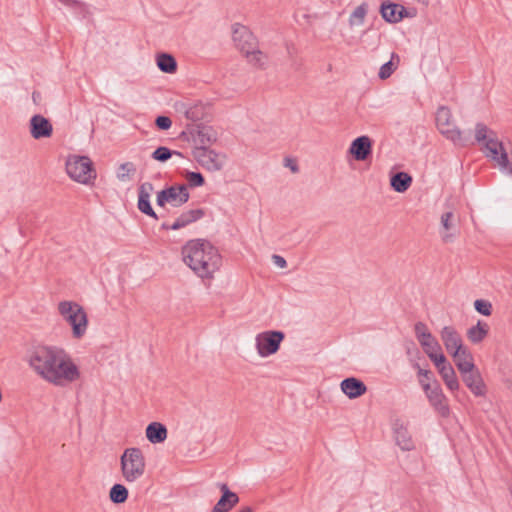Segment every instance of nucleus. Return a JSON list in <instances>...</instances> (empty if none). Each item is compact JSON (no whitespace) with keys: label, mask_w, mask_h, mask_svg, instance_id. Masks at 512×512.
<instances>
[{"label":"nucleus","mask_w":512,"mask_h":512,"mask_svg":"<svg viewBox=\"0 0 512 512\" xmlns=\"http://www.w3.org/2000/svg\"><path fill=\"white\" fill-rule=\"evenodd\" d=\"M34 372L46 382L64 387L80 379L79 367L62 348L42 346L36 348L29 359Z\"/></svg>","instance_id":"f257e3e1"},{"label":"nucleus","mask_w":512,"mask_h":512,"mask_svg":"<svg viewBox=\"0 0 512 512\" xmlns=\"http://www.w3.org/2000/svg\"><path fill=\"white\" fill-rule=\"evenodd\" d=\"M183 262L200 278L212 279L222 265L218 249L206 239L187 241L182 249Z\"/></svg>","instance_id":"f03ea898"},{"label":"nucleus","mask_w":512,"mask_h":512,"mask_svg":"<svg viewBox=\"0 0 512 512\" xmlns=\"http://www.w3.org/2000/svg\"><path fill=\"white\" fill-rule=\"evenodd\" d=\"M475 140L483 144L484 154L490 160L496 162L498 167L512 175V165L508 158L504 143L497 137V133L486 124L478 122L475 125Z\"/></svg>","instance_id":"7ed1b4c3"},{"label":"nucleus","mask_w":512,"mask_h":512,"mask_svg":"<svg viewBox=\"0 0 512 512\" xmlns=\"http://www.w3.org/2000/svg\"><path fill=\"white\" fill-rule=\"evenodd\" d=\"M121 474L128 483L140 480L146 470V461L140 448L131 447L124 450L120 457Z\"/></svg>","instance_id":"20e7f679"},{"label":"nucleus","mask_w":512,"mask_h":512,"mask_svg":"<svg viewBox=\"0 0 512 512\" xmlns=\"http://www.w3.org/2000/svg\"><path fill=\"white\" fill-rule=\"evenodd\" d=\"M66 171L73 180L83 184L95 177L92 162L87 156H70L66 161Z\"/></svg>","instance_id":"39448f33"},{"label":"nucleus","mask_w":512,"mask_h":512,"mask_svg":"<svg viewBox=\"0 0 512 512\" xmlns=\"http://www.w3.org/2000/svg\"><path fill=\"white\" fill-rule=\"evenodd\" d=\"M452 114L448 107L441 106L436 112V124L440 133L456 145H464L462 132L452 123Z\"/></svg>","instance_id":"423d86ee"},{"label":"nucleus","mask_w":512,"mask_h":512,"mask_svg":"<svg viewBox=\"0 0 512 512\" xmlns=\"http://www.w3.org/2000/svg\"><path fill=\"white\" fill-rule=\"evenodd\" d=\"M192 153L199 165L210 172L220 171L226 164V155L209 146H196Z\"/></svg>","instance_id":"0eeeda50"},{"label":"nucleus","mask_w":512,"mask_h":512,"mask_svg":"<svg viewBox=\"0 0 512 512\" xmlns=\"http://www.w3.org/2000/svg\"><path fill=\"white\" fill-rule=\"evenodd\" d=\"M284 333L281 331H264L259 333L256 338V349L261 357H268L275 354L284 340Z\"/></svg>","instance_id":"6e6552de"},{"label":"nucleus","mask_w":512,"mask_h":512,"mask_svg":"<svg viewBox=\"0 0 512 512\" xmlns=\"http://www.w3.org/2000/svg\"><path fill=\"white\" fill-rule=\"evenodd\" d=\"M232 38L237 48L245 54L257 47V39L244 25L235 23L232 27Z\"/></svg>","instance_id":"1a4fd4ad"},{"label":"nucleus","mask_w":512,"mask_h":512,"mask_svg":"<svg viewBox=\"0 0 512 512\" xmlns=\"http://www.w3.org/2000/svg\"><path fill=\"white\" fill-rule=\"evenodd\" d=\"M459 217L453 211L444 212L440 217V234L444 243H451L459 233Z\"/></svg>","instance_id":"9d476101"},{"label":"nucleus","mask_w":512,"mask_h":512,"mask_svg":"<svg viewBox=\"0 0 512 512\" xmlns=\"http://www.w3.org/2000/svg\"><path fill=\"white\" fill-rule=\"evenodd\" d=\"M420 383L422 384L423 389L426 391L427 397L431 405L436 409V411L441 416H448L449 407L447 404L446 397L442 393L439 387L431 388L428 383H426L423 379H420Z\"/></svg>","instance_id":"9b49d317"},{"label":"nucleus","mask_w":512,"mask_h":512,"mask_svg":"<svg viewBox=\"0 0 512 512\" xmlns=\"http://www.w3.org/2000/svg\"><path fill=\"white\" fill-rule=\"evenodd\" d=\"M53 133V126L49 119L36 114L30 119V134L34 139L48 138Z\"/></svg>","instance_id":"f8f14e48"},{"label":"nucleus","mask_w":512,"mask_h":512,"mask_svg":"<svg viewBox=\"0 0 512 512\" xmlns=\"http://www.w3.org/2000/svg\"><path fill=\"white\" fill-rule=\"evenodd\" d=\"M396 444L404 451H411L415 448L412 437L406 424L401 420H395L392 425Z\"/></svg>","instance_id":"ddd939ff"},{"label":"nucleus","mask_w":512,"mask_h":512,"mask_svg":"<svg viewBox=\"0 0 512 512\" xmlns=\"http://www.w3.org/2000/svg\"><path fill=\"white\" fill-rule=\"evenodd\" d=\"M349 151L355 160L364 161L372 152V141L368 136L357 137L352 141Z\"/></svg>","instance_id":"4468645a"},{"label":"nucleus","mask_w":512,"mask_h":512,"mask_svg":"<svg viewBox=\"0 0 512 512\" xmlns=\"http://www.w3.org/2000/svg\"><path fill=\"white\" fill-rule=\"evenodd\" d=\"M58 310L64 320H87V314L83 307L72 301H62Z\"/></svg>","instance_id":"2eb2a0df"},{"label":"nucleus","mask_w":512,"mask_h":512,"mask_svg":"<svg viewBox=\"0 0 512 512\" xmlns=\"http://www.w3.org/2000/svg\"><path fill=\"white\" fill-rule=\"evenodd\" d=\"M340 387L342 392L350 399H356L364 395L367 391L364 382L354 377L344 379Z\"/></svg>","instance_id":"dca6fc26"},{"label":"nucleus","mask_w":512,"mask_h":512,"mask_svg":"<svg viewBox=\"0 0 512 512\" xmlns=\"http://www.w3.org/2000/svg\"><path fill=\"white\" fill-rule=\"evenodd\" d=\"M415 332L426 354L433 352L434 350H439L437 341L427 330L423 322H418V324L415 326Z\"/></svg>","instance_id":"f3484780"},{"label":"nucleus","mask_w":512,"mask_h":512,"mask_svg":"<svg viewBox=\"0 0 512 512\" xmlns=\"http://www.w3.org/2000/svg\"><path fill=\"white\" fill-rule=\"evenodd\" d=\"M401 8L402 5L391 1H383L380 6V14L384 21L390 24H396L401 21Z\"/></svg>","instance_id":"a211bd4d"},{"label":"nucleus","mask_w":512,"mask_h":512,"mask_svg":"<svg viewBox=\"0 0 512 512\" xmlns=\"http://www.w3.org/2000/svg\"><path fill=\"white\" fill-rule=\"evenodd\" d=\"M168 202L174 207H180L188 202L190 194L186 185L170 186L165 189Z\"/></svg>","instance_id":"6ab92c4d"},{"label":"nucleus","mask_w":512,"mask_h":512,"mask_svg":"<svg viewBox=\"0 0 512 512\" xmlns=\"http://www.w3.org/2000/svg\"><path fill=\"white\" fill-rule=\"evenodd\" d=\"M462 375L463 381L473 394L476 396L484 395L485 386L479 372L475 370V368L471 369L469 372H463Z\"/></svg>","instance_id":"aec40b11"},{"label":"nucleus","mask_w":512,"mask_h":512,"mask_svg":"<svg viewBox=\"0 0 512 512\" xmlns=\"http://www.w3.org/2000/svg\"><path fill=\"white\" fill-rule=\"evenodd\" d=\"M205 210L202 208L191 209L184 211L171 225L172 230H178L187 225L196 222L205 216Z\"/></svg>","instance_id":"412c9836"},{"label":"nucleus","mask_w":512,"mask_h":512,"mask_svg":"<svg viewBox=\"0 0 512 512\" xmlns=\"http://www.w3.org/2000/svg\"><path fill=\"white\" fill-rule=\"evenodd\" d=\"M455 364L461 373L469 372L475 368L471 353L464 347L451 354Z\"/></svg>","instance_id":"4be33fe9"},{"label":"nucleus","mask_w":512,"mask_h":512,"mask_svg":"<svg viewBox=\"0 0 512 512\" xmlns=\"http://www.w3.org/2000/svg\"><path fill=\"white\" fill-rule=\"evenodd\" d=\"M442 340L447 351L452 354L463 347L461 337L450 327H445L442 331Z\"/></svg>","instance_id":"5701e85b"},{"label":"nucleus","mask_w":512,"mask_h":512,"mask_svg":"<svg viewBox=\"0 0 512 512\" xmlns=\"http://www.w3.org/2000/svg\"><path fill=\"white\" fill-rule=\"evenodd\" d=\"M146 437L153 444L162 443L167 438V429L162 423L152 422L146 427Z\"/></svg>","instance_id":"b1692460"},{"label":"nucleus","mask_w":512,"mask_h":512,"mask_svg":"<svg viewBox=\"0 0 512 512\" xmlns=\"http://www.w3.org/2000/svg\"><path fill=\"white\" fill-rule=\"evenodd\" d=\"M412 181L413 179L408 173L397 172L391 176L390 185L394 191L404 193L410 188Z\"/></svg>","instance_id":"393cba45"},{"label":"nucleus","mask_w":512,"mask_h":512,"mask_svg":"<svg viewBox=\"0 0 512 512\" xmlns=\"http://www.w3.org/2000/svg\"><path fill=\"white\" fill-rule=\"evenodd\" d=\"M490 327L488 322H477L467 331L468 339L473 343L481 342L488 334Z\"/></svg>","instance_id":"a878e982"},{"label":"nucleus","mask_w":512,"mask_h":512,"mask_svg":"<svg viewBox=\"0 0 512 512\" xmlns=\"http://www.w3.org/2000/svg\"><path fill=\"white\" fill-rule=\"evenodd\" d=\"M196 141L198 146H208L217 140V133L212 127L198 126Z\"/></svg>","instance_id":"bb28decb"},{"label":"nucleus","mask_w":512,"mask_h":512,"mask_svg":"<svg viewBox=\"0 0 512 512\" xmlns=\"http://www.w3.org/2000/svg\"><path fill=\"white\" fill-rule=\"evenodd\" d=\"M157 66L164 73H174L177 70V62L175 58L168 53H160L157 56Z\"/></svg>","instance_id":"cd10ccee"},{"label":"nucleus","mask_w":512,"mask_h":512,"mask_svg":"<svg viewBox=\"0 0 512 512\" xmlns=\"http://www.w3.org/2000/svg\"><path fill=\"white\" fill-rule=\"evenodd\" d=\"M399 62H400L399 56L396 53H392L391 59L388 62L384 63L380 67L379 73H378L379 78L381 80L388 79L393 74V72L397 69Z\"/></svg>","instance_id":"c85d7f7f"},{"label":"nucleus","mask_w":512,"mask_h":512,"mask_svg":"<svg viewBox=\"0 0 512 512\" xmlns=\"http://www.w3.org/2000/svg\"><path fill=\"white\" fill-rule=\"evenodd\" d=\"M368 12V4L366 2H363L359 6H357L353 12L350 14L349 17V25L351 27L353 26H361L364 21L365 17Z\"/></svg>","instance_id":"c756f323"},{"label":"nucleus","mask_w":512,"mask_h":512,"mask_svg":"<svg viewBox=\"0 0 512 512\" xmlns=\"http://www.w3.org/2000/svg\"><path fill=\"white\" fill-rule=\"evenodd\" d=\"M239 502V497H232L230 495L221 496L218 502L212 509V512H229Z\"/></svg>","instance_id":"7c9ffc66"},{"label":"nucleus","mask_w":512,"mask_h":512,"mask_svg":"<svg viewBox=\"0 0 512 512\" xmlns=\"http://www.w3.org/2000/svg\"><path fill=\"white\" fill-rule=\"evenodd\" d=\"M128 495V489L122 484H114L109 492V498L115 504L124 503L128 499Z\"/></svg>","instance_id":"2f4dec72"},{"label":"nucleus","mask_w":512,"mask_h":512,"mask_svg":"<svg viewBox=\"0 0 512 512\" xmlns=\"http://www.w3.org/2000/svg\"><path fill=\"white\" fill-rule=\"evenodd\" d=\"M244 55L248 62L254 67L259 69H263L265 67L267 58L262 51L257 49V47L251 49L250 52H246Z\"/></svg>","instance_id":"473e14b6"},{"label":"nucleus","mask_w":512,"mask_h":512,"mask_svg":"<svg viewBox=\"0 0 512 512\" xmlns=\"http://www.w3.org/2000/svg\"><path fill=\"white\" fill-rule=\"evenodd\" d=\"M446 384V386L450 389V390H457L458 387H459V383H458V380L456 378V375H455V372H454V369L452 368V366H446V367H442L441 368V371L439 372Z\"/></svg>","instance_id":"72a5a7b5"},{"label":"nucleus","mask_w":512,"mask_h":512,"mask_svg":"<svg viewBox=\"0 0 512 512\" xmlns=\"http://www.w3.org/2000/svg\"><path fill=\"white\" fill-rule=\"evenodd\" d=\"M181 108L185 109V117L188 120L197 122L204 116V106L202 104H195L191 107L186 108L185 104H180Z\"/></svg>","instance_id":"f704fd0d"},{"label":"nucleus","mask_w":512,"mask_h":512,"mask_svg":"<svg viewBox=\"0 0 512 512\" xmlns=\"http://www.w3.org/2000/svg\"><path fill=\"white\" fill-rule=\"evenodd\" d=\"M174 154L181 156L180 152L172 151L165 146H160L153 151L151 157L156 161L166 162Z\"/></svg>","instance_id":"c9c22d12"},{"label":"nucleus","mask_w":512,"mask_h":512,"mask_svg":"<svg viewBox=\"0 0 512 512\" xmlns=\"http://www.w3.org/2000/svg\"><path fill=\"white\" fill-rule=\"evenodd\" d=\"M137 207L143 214L158 219L157 214L151 206L150 197L138 195Z\"/></svg>","instance_id":"e433bc0d"},{"label":"nucleus","mask_w":512,"mask_h":512,"mask_svg":"<svg viewBox=\"0 0 512 512\" xmlns=\"http://www.w3.org/2000/svg\"><path fill=\"white\" fill-rule=\"evenodd\" d=\"M474 308L482 316L488 317L492 314V304L488 300L477 299L474 302Z\"/></svg>","instance_id":"4c0bfd02"},{"label":"nucleus","mask_w":512,"mask_h":512,"mask_svg":"<svg viewBox=\"0 0 512 512\" xmlns=\"http://www.w3.org/2000/svg\"><path fill=\"white\" fill-rule=\"evenodd\" d=\"M135 171V165L132 162H126L120 165L117 177L120 181H125L129 178V174Z\"/></svg>","instance_id":"58836bf2"},{"label":"nucleus","mask_w":512,"mask_h":512,"mask_svg":"<svg viewBox=\"0 0 512 512\" xmlns=\"http://www.w3.org/2000/svg\"><path fill=\"white\" fill-rule=\"evenodd\" d=\"M186 179L190 187H200L205 183L203 175L199 172L188 171L186 174Z\"/></svg>","instance_id":"ea45409f"},{"label":"nucleus","mask_w":512,"mask_h":512,"mask_svg":"<svg viewBox=\"0 0 512 512\" xmlns=\"http://www.w3.org/2000/svg\"><path fill=\"white\" fill-rule=\"evenodd\" d=\"M429 358L434 362L435 366L441 371L442 367L450 366L449 363H447L446 358L443 354H439L438 350H434L433 352L427 353Z\"/></svg>","instance_id":"a19ab883"},{"label":"nucleus","mask_w":512,"mask_h":512,"mask_svg":"<svg viewBox=\"0 0 512 512\" xmlns=\"http://www.w3.org/2000/svg\"><path fill=\"white\" fill-rule=\"evenodd\" d=\"M71 324L73 336L77 339L81 338L87 330L88 322H71Z\"/></svg>","instance_id":"79ce46f5"},{"label":"nucleus","mask_w":512,"mask_h":512,"mask_svg":"<svg viewBox=\"0 0 512 512\" xmlns=\"http://www.w3.org/2000/svg\"><path fill=\"white\" fill-rule=\"evenodd\" d=\"M155 125L160 130H168L172 126V121L168 116H158L155 120Z\"/></svg>","instance_id":"37998d69"},{"label":"nucleus","mask_w":512,"mask_h":512,"mask_svg":"<svg viewBox=\"0 0 512 512\" xmlns=\"http://www.w3.org/2000/svg\"><path fill=\"white\" fill-rule=\"evenodd\" d=\"M154 190V186L150 182L142 183L138 188V195L150 197Z\"/></svg>","instance_id":"c03bdc74"},{"label":"nucleus","mask_w":512,"mask_h":512,"mask_svg":"<svg viewBox=\"0 0 512 512\" xmlns=\"http://www.w3.org/2000/svg\"><path fill=\"white\" fill-rule=\"evenodd\" d=\"M416 14H417V11L415 8L407 9L402 5L401 16H399V18H401V21H402L404 18H413L416 16Z\"/></svg>","instance_id":"a18cd8bd"},{"label":"nucleus","mask_w":512,"mask_h":512,"mask_svg":"<svg viewBox=\"0 0 512 512\" xmlns=\"http://www.w3.org/2000/svg\"><path fill=\"white\" fill-rule=\"evenodd\" d=\"M167 202H168V198L166 195V191H165V189H163L160 192H158L156 203L158 206L164 207Z\"/></svg>","instance_id":"49530a36"},{"label":"nucleus","mask_w":512,"mask_h":512,"mask_svg":"<svg viewBox=\"0 0 512 512\" xmlns=\"http://www.w3.org/2000/svg\"><path fill=\"white\" fill-rule=\"evenodd\" d=\"M272 260H273V263H274L277 267H279V268H285V267L287 266V262H286V260H285L282 256H280V255H276V254H274V255L272 256Z\"/></svg>","instance_id":"de8ad7c7"},{"label":"nucleus","mask_w":512,"mask_h":512,"mask_svg":"<svg viewBox=\"0 0 512 512\" xmlns=\"http://www.w3.org/2000/svg\"><path fill=\"white\" fill-rule=\"evenodd\" d=\"M218 487H219L220 491L222 492V496H226L227 494L232 497L238 496L236 493L230 491L227 484H225V483L218 484Z\"/></svg>","instance_id":"09e8293b"},{"label":"nucleus","mask_w":512,"mask_h":512,"mask_svg":"<svg viewBox=\"0 0 512 512\" xmlns=\"http://www.w3.org/2000/svg\"><path fill=\"white\" fill-rule=\"evenodd\" d=\"M286 166H289L292 172H298V166L296 164H290L291 160L287 159Z\"/></svg>","instance_id":"8fccbe9b"},{"label":"nucleus","mask_w":512,"mask_h":512,"mask_svg":"<svg viewBox=\"0 0 512 512\" xmlns=\"http://www.w3.org/2000/svg\"><path fill=\"white\" fill-rule=\"evenodd\" d=\"M428 374L429 372L428 371H424L422 369H419V375L422 376V377H425L428 379Z\"/></svg>","instance_id":"3c124183"},{"label":"nucleus","mask_w":512,"mask_h":512,"mask_svg":"<svg viewBox=\"0 0 512 512\" xmlns=\"http://www.w3.org/2000/svg\"><path fill=\"white\" fill-rule=\"evenodd\" d=\"M161 228H162L163 230H172V229H171V225H169L168 223H163V224H162V226H161Z\"/></svg>","instance_id":"603ef678"},{"label":"nucleus","mask_w":512,"mask_h":512,"mask_svg":"<svg viewBox=\"0 0 512 512\" xmlns=\"http://www.w3.org/2000/svg\"><path fill=\"white\" fill-rule=\"evenodd\" d=\"M238 512H252V510L250 507H245V508H242L241 510H239Z\"/></svg>","instance_id":"864d4df0"}]
</instances>
